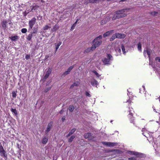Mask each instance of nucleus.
Returning a JSON list of instances; mask_svg holds the SVG:
<instances>
[{"mask_svg":"<svg viewBox=\"0 0 160 160\" xmlns=\"http://www.w3.org/2000/svg\"><path fill=\"white\" fill-rule=\"evenodd\" d=\"M132 103V101L129 99L126 102V105H128V109L127 110V113L128 114L127 116V118L130 123H133L134 125L136 126L135 125L136 123H135V118L133 116L134 111L132 108H131Z\"/></svg>","mask_w":160,"mask_h":160,"instance_id":"1","label":"nucleus"},{"mask_svg":"<svg viewBox=\"0 0 160 160\" xmlns=\"http://www.w3.org/2000/svg\"><path fill=\"white\" fill-rule=\"evenodd\" d=\"M129 9H125L116 11L115 14L113 15L112 20H115L117 19L125 17L127 16V14L125 13V11Z\"/></svg>","mask_w":160,"mask_h":160,"instance_id":"2","label":"nucleus"},{"mask_svg":"<svg viewBox=\"0 0 160 160\" xmlns=\"http://www.w3.org/2000/svg\"><path fill=\"white\" fill-rule=\"evenodd\" d=\"M102 38V37L101 35H99L93 40L92 41L93 44L92 46V48L93 49H95L96 48L98 47L102 44V42L101 40Z\"/></svg>","mask_w":160,"mask_h":160,"instance_id":"3","label":"nucleus"},{"mask_svg":"<svg viewBox=\"0 0 160 160\" xmlns=\"http://www.w3.org/2000/svg\"><path fill=\"white\" fill-rule=\"evenodd\" d=\"M107 58H104L102 60L103 62L105 65L110 64V61L113 60V57L109 54H108Z\"/></svg>","mask_w":160,"mask_h":160,"instance_id":"4","label":"nucleus"},{"mask_svg":"<svg viewBox=\"0 0 160 160\" xmlns=\"http://www.w3.org/2000/svg\"><path fill=\"white\" fill-rule=\"evenodd\" d=\"M0 155L2 157L4 158L5 159L7 158V155L6 152L5 151L2 145L0 146Z\"/></svg>","mask_w":160,"mask_h":160,"instance_id":"5","label":"nucleus"},{"mask_svg":"<svg viewBox=\"0 0 160 160\" xmlns=\"http://www.w3.org/2000/svg\"><path fill=\"white\" fill-rule=\"evenodd\" d=\"M36 19L35 18H32L31 20L29 21L28 25H29V30H31L34 26L36 23Z\"/></svg>","mask_w":160,"mask_h":160,"instance_id":"6","label":"nucleus"},{"mask_svg":"<svg viewBox=\"0 0 160 160\" xmlns=\"http://www.w3.org/2000/svg\"><path fill=\"white\" fill-rule=\"evenodd\" d=\"M9 22L8 20H3L1 22L2 28L4 30H5L7 28V24Z\"/></svg>","mask_w":160,"mask_h":160,"instance_id":"7","label":"nucleus"},{"mask_svg":"<svg viewBox=\"0 0 160 160\" xmlns=\"http://www.w3.org/2000/svg\"><path fill=\"white\" fill-rule=\"evenodd\" d=\"M52 71V68H49L48 71L47 72L45 75L44 77V78L45 79H46L49 76L50 74L51 73Z\"/></svg>","mask_w":160,"mask_h":160,"instance_id":"8","label":"nucleus"},{"mask_svg":"<svg viewBox=\"0 0 160 160\" xmlns=\"http://www.w3.org/2000/svg\"><path fill=\"white\" fill-rule=\"evenodd\" d=\"M115 33L116 34L117 38L123 39L124 38L126 37V35L124 34L119 33Z\"/></svg>","mask_w":160,"mask_h":160,"instance_id":"9","label":"nucleus"},{"mask_svg":"<svg viewBox=\"0 0 160 160\" xmlns=\"http://www.w3.org/2000/svg\"><path fill=\"white\" fill-rule=\"evenodd\" d=\"M52 122H51L50 123H49L48 125L47 128V130L46 131V133H48L49 131H50L51 129V128L52 126Z\"/></svg>","mask_w":160,"mask_h":160,"instance_id":"10","label":"nucleus"},{"mask_svg":"<svg viewBox=\"0 0 160 160\" xmlns=\"http://www.w3.org/2000/svg\"><path fill=\"white\" fill-rule=\"evenodd\" d=\"M113 32V30L107 32L103 34V37L104 38H106V37L110 35L111 33Z\"/></svg>","mask_w":160,"mask_h":160,"instance_id":"11","label":"nucleus"},{"mask_svg":"<svg viewBox=\"0 0 160 160\" xmlns=\"http://www.w3.org/2000/svg\"><path fill=\"white\" fill-rule=\"evenodd\" d=\"M48 137H44L41 141L42 143L43 144H46L48 141Z\"/></svg>","mask_w":160,"mask_h":160,"instance_id":"12","label":"nucleus"},{"mask_svg":"<svg viewBox=\"0 0 160 160\" xmlns=\"http://www.w3.org/2000/svg\"><path fill=\"white\" fill-rule=\"evenodd\" d=\"M95 49H93L92 48V46L91 47L88 48L87 49H86L84 51V53H87L89 52H91V51H92Z\"/></svg>","mask_w":160,"mask_h":160,"instance_id":"13","label":"nucleus"},{"mask_svg":"<svg viewBox=\"0 0 160 160\" xmlns=\"http://www.w3.org/2000/svg\"><path fill=\"white\" fill-rule=\"evenodd\" d=\"M62 44V42H59L58 43H55V44L56 46V52L57 50L58 49L60 46Z\"/></svg>","mask_w":160,"mask_h":160,"instance_id":"14","label":"nucleus"},{"mask_svg":"<svg viewBox=\"0 0 160 160\" xmlns=\"http://www.w3.org/2000/svg\"><path fill=\"white\" fill-rule=\"evenodd\" d=\"M91 84L93 86H95L98 84V82L96 80L93 79L91 81Z\"/></svg>","mask_w":160,"mask_h":160,"instance_id":"15","label":"nucleus"},{"mask_svg":"<svg viewBox=\"0 0 160 160\" xmlns=\"http://www.w3.org/2000/svg\"><path fill=\"white\" fill-rule=\"evenodd\" d=\"M10 39L13 41H15L18 39V36H15L10 37Z\"/></svg>","mask_w":160,"mask_h":160,"instance_id":"16","label":"nucleus"},{"mask_svg":"<svg viewBox=\"0 0 160 160\" xmlns=\"http://www.w3.org/2000/svg\"><path fill=\"white\" fill-rule=\"evenodd\" d=\"M33 34L31 32L27 36V39L28 41H30L31 40L32 37L33 36Z\"/></svg>","mask_w":160,"mask_h":160,"instance_id":"17","label":"nucleus"},{"mask_svg":"<svg viewBox=\"0 0 160 160\" xmlns=\"http://www.w3.org/2000/svg\"><path fill=\"white\" fill-rule=\"evenodd\" d=\"M88 140H92L94 138V137L92 136V134L91 133H89L88 134Z\"/></svg>","mask_w":160,"mask_h":160,"instance_id":"18","label":"nucleus"},{"mask_svg":"<svg viewBox=\"0 0 160 160\" xmlns=\"http://www.w3.org/2000/svg\"><path fill=\"white\" fill-rule=\"evenodd\" d=\"M148 56V57L149 58H150L151 53L152 52V51L151 49H147L146 50Z\"/></svg>","mask_w":160,"mask_h":160,"instance_id":"19","label":"nucleus"},{"mask_svg":"<svg viewBox=\"0 0 160 160\" xmlns=\"http://www.w3.org/2000/svg\"><path fill=\"white\" fill-rule=\"evenodd\" d=\"M32 32H31L33 34L37 33L38 31V27L36 28L34 27L32 29Z\"/></svg>","mask_w":160,"mask_h":160,"instance_id":"20","label":"nucleus"},{"mask_svg":"<svg viewBox=\"0 0 160 160\" xmlns=\"http://www.w3.org/2000/svg\"><path fill=\"white\" fill-rule=\"evenodd\" d=\"M74 109V107L73 105H71L69 106V110L70 112H72Z\"/></svg>","mask_w":160,"mask_h":160,"instance_id":"21","label":"nucleus"},{"mask_svg":"<svg viewBox=\"0 0 160 160\" xmlns=\"http://www.w3.org/2000/svg\"><path fill=\"white\" fill-rule=\"evenodd\" d=\"M59 28L58 25L57 24H55L53 27V30L54 31H56Z\"/></svg>","mask_w":160,"mask_h":160,"instance_id":"22","label":"nucleus"},{"mask_svg":"<svg viewBox=\"0 0 160 160\" xmlns=\"http://www.w3.org/2000/svg\"><path fill=\"white\" fill-rule=\"evenodd\" d=\"M117 38V36L116 35V33L115 34H113L110 38V41H113L114 40L115 38Z\"/></svg>","mask_w":160,"mask_h":160,"instance_id":"23","label":"nucleus"},{"mask_svg":"<svg viewBox=\"0 0 160 160\" xmlns=\"http://www.w3.org/2000/svg\"><path fill=\"white\" fill-rule=\"evenodd\" d=\"M75 137L74 135H72V136L70 138H69L68 139V141L69 142H72L74 139V138H75Z\"/></svg>","mask_w":160,"mask_h":160,"instance_id":"24","label":"nucleus"},{"mask_svg":"<svg viewBox=\"0 0 160 160\" xmlns=\"http://www.w3.org/2000/svg\"><path fill=\"white\" fill-rule=\"evenodd\" d=\"M158 13V12H156V11H152V12H150V14L152 15L153 16H157Z\"/></svg>","mask_w":160,"mask_h":160,"instance_id":"25","label":"nucleus"},{"mask_svg":"<svg viewBox=\"0 0 160 160\" xmlns=\"http://www.w3.org/2000/svg\"><path fill=\"white\" fill-rule=\"evenodd\" d=\"M117 144V143L115 142H109L108 146H109V147L114 146L116 145Z\"/></svg>","mask_w":160,"mask_h":160,"instance_id":"26","label":"nucleus"},{"mask_svg":"<svg viewBox=\"0 0 160 160\" xmlns=\"http://www.w3.org/2000/svg\"><path fill=\"white\" fill-rule=\"evenodd\" d=\"M51 28V27L50 26H49L48 25H47L43 28V29L44 30H48L49 28Z\"/></svg>","mask_w":160,"mask_h":160,"instance_id":"27","label":"nucleus"},{"mask_svg":"<svg viewBox=\"0 0 160 160\" xmlns=\"http://www.w3.org/2000/svg\"><path fill=\"white\" fill-rule=\"evenodd\" d=\"M17 91H13L12 92V96L13 98H15L17 96Z\"/></svg>","mask_w":160,"mask_h":160,"instance_id":"28","label":"nucleus"},{"mask_svg":"<svg viewBox=\"0 0 160 160\" xmlns=\"http://www.w3.org/2000/svg\"><path fill=\"white\" fill-rule=\"evenodd\" d=\"M11 111L14 113L16 115H17L18 114L17 111L16 109H13L12 108L11 109Z\"/></svg>","mask_w":160,"mask_h":160,"instance_id":"29","label":"nucleus"},{"mask_svg":"<svg viewBox=\"0 0 160 160\" xmlns=\"http://www.w3.org/2000/svg\"><path fill=\"white\" fill-rule=\"evenodd\" d=\"M121 48L123 54H125V53H126L125 49L123 45L122 44L121 45Z\"/></svg>","mask_w":160,"mask_h":160,"instance_id":"30","label":"nucleus"},{"mask_svg":"<svg viewBox=\"0 0 160 160\" xmlns=\"http://www.w3.org/2000/svg\"><path fill=\"white\" fill-rule=\"evenodd\" d=\"M138 50L141 51V49H142V46H141V45L140 42H139L138 44Z\"/></svg>","mask_w":160,"mask_h":160,"instance_id":"31","label":"nucleus"},{"mask_svg":"<svg viewBox=\"0 0 160 160\" xmlns=\"http://www.w3.org/2000/svg\"><path fill=\"white\" fill-rule=\"evenodd\" d=\"M76 129L75 128H73L71 129V131L69 132L71 135L73 134L76 131Z\"/></svg>","mask_w":160,"mask_h":160,"instance_id":"32","label":"nucleus"},{"mask_svg":"<svg viewBox=\"0 0 160 160\" xmlns=\"http://www.w3.org/2000/svg\"><path fill=\"white\" fill-rule=\"evenodd\" d=\"M78 85V83L74 82L70 87L71 88H72L74 86H77Z\"/></svg>","mask_w":160,"mask_h":160,"instance_id":"33","label":"nucleus"},{"mask_svg":"<svg viewBox=\"0 0 160 160\" xmlns=\"http://www.w3.org/2000/svg\"><path fill=\"white\" fill-rule=\"evenodd\" d=\"M107 22L106 21V19H103L101 22V25H103L106 23Z\"/></svg>","mask_w":160,"mask_h":160,"instance_id":"34","label":"nucleus"},{"mask_svg":"<svg viewBox=\"0 0 160 160\" xmlns=\"http://www.w3.org/2000/svg\"><path fill=\"white\" fill-rule=\"evenodd\" d=\"M92 72L95 74L97 77L99 78L100 76V75L96 71L94 70Z\"/></svg>","mask_w":160,"mask_h":160,"instance_id":"35","label":"nucleus"},{"mask_svg":"<svg viewBox=\"0 0 160 160\" xmlns=\"http://www.w3.org/2000/svg\"><path fill=\"white\" fill-rule=\"evenodd\" d=\"M132 154L135 155L137 156H139L140 155V153H139L135 152H132Z\"/></svg>","mask_w":160,"mask_h":160,"instance_id":"36","label":"nucleus"},{"mask_svg":"<svg viewBox=\"0 0 160 160\" xmlns=\"http://www.w3.org/2000/svg\"><path fill=\"white\" fill-rule=\"evenodd\" d=\"M27 31V30L26 28H23L21 29V32L22 33H26Z\"/></svg>","mask_w":160,"mask_h":160,"instance_id":"37","label":"nucleus"},{"mask_svg":"<svg viewBox=\"0 0 160 160\" xmlns=\"http://www.w3.org/2000/svg\"><path fill=\"white\" fill-rule=\"evenodd\" d=\"M74 65H73L72 66L70 67L67 70L69 72H70L74 68Z\"/></svg>","mask_w":160,"mask_h":160,"instance_id":"38","label":"nucleus"},{"mask_svg":"<svg viewBox=\"0 0 160 160\" xmlns=\"http://www.w3.org/2000/svg\"><path fill=\"white\" fill-rule=\"evenodd\" d=\"M119 150L118 149H110L109 150V152H118Z\"/></svg>","mask_w":160,"mask_h":160,"instance_id":"39","label":"nucleus"},{"mask_svg":"<svg viewBox=\"0 0 160 160\" xmlns=\"http://www.w3.org/2000/svg\"><path fill=\"white\" fill-rule=\"evenodd\" d=\"M145 96L146 97V99H147L148 98H149L150 97V95L148 93H145Z\"/></svg>","mask_w":160,"mask_h":160,"instance_id":"40","label":"nucleus"},{"mask_svg":"<svg viewBox=\"0 0 160 160\" xmlns=\"http://www.w3.org/2000/svg\"><path fill=\"white\" fill-rule=\"evenodd\" d=\"M70 72H69L68 70L66 71L65 72H64L62 74L63 76H65L68 74Z\"/></svg>","mask_w":160,"mask_h":160,"instance_id":"41","label":"nucleus"},{"mask_svg":"<svg viewBox=\"0 0 160 160\" xmlns=\"http://www.w3.org/2000/svg\"><path fill=\"white\" fill-rule=\"evenodd\" d=\"M51 88L50 87H48L45 90V92H47L48 91H49L51 89Z\"/></svg>","mask_w":160,"mask_h":160,"instance_id":"42","label":"nucleus"},{"mask_svg":"<svg viewBox=\"0 0 160 160\" xmlns=\"http://www.w3.org/2000/svg\"><path fill=\"white\" fill-rule=\"evenodd\" d=\"M102 143L103 145H106V146H108L109 142H102Z\"/></svg>","mask_w":160,"mask_h":160,"instance_id":"43","label":"nucleus"},{"mask_svg":"<svg viewBox=\"0 0 160 160\" xmlns=\"http://www.w3.org/2000/svg\"><path fill=\"white\" fill-rule=\"evenodd\" d=\"M88 134L89 132H88L87 133H86L84 135V137L86 139H88Z\"/></svg>","mask_w":160,"mask_h":160,"instance_id":"44","label":"nucleus"},{"mask_svg":"<svg viewBox=\"0 0 160 160\" xmlns=\"http://www.w3.org/2000/svg\"><path fill=\"white\" fill-rule=\"evenodd\" d=\"M85 95L87 96H88V97H91V95L90 94V93L88 92H85Z\"/></svg>","mask_w":160,"mask_h":160,"instance_id":"45","label":"nucleus"},{"mask_svg":"<svg viewBox=\"0 0 160 160\" xmlns=\"http://www.w3.org/2000/svg\"><path fill=\"white\" fill-rule=\"evenodd\" d=\"M30 58V55L27 54L25 56V58L27 60L28 59Z\"/></svg>","mask_w":160,"mask_h":160,"instance_id":"46","label":"nucleus"},{"mask_svg":"<svg viewBox=\"0 0 160 160\" xmlns=\"http://www.w3.org/2000/svg\"><path fill=\"white\" fill-rule=\"evenodd\" d=\"M76 25H74V24H73V25L71 27L70 30L71 31H72L73 30V29L75 28V27Z\"/></svg>","mask_w":160,"mask_h":160,"instance_id":"47","label":"nucleus"},{"mask_svg":"<svg viewBox=\"0 0 160 160\" xmlns=\"http://www.w3.org/2000/svg\"><path fill=\"white\" fill-rule=\"evenodd\" d=\"M104 19H106V21L108 22L110 20V17L109 16L107 17L106 18H104Z\"/></svg>","mask_w":160,"mask_h":160,"instance_id":"48","label":"nucleus"},{"mask_svg":"<svg viewBox=\"0 0 160 160\" xmlns=\"http://www.w3.org/2000/svg\"><path fill=\"white\" fill-rule=\"evenodd\" d=\"M49 56L48 55H46L45 56V58H44V60H46L47 59H48V58L49 57Z\"/></svg>","mask_w":160,"mask_h":160,"instance_id":"49","label":"nucleus"},{"mask_svg":"<svg viewBox=\"0 0 160 160\" xmlns=\"http://www.w3.org/2000/svg\"><path fill=\"white\" fill-rule=\"evenodd\" d=\"M135 158L134 157H131L128 158V160H135Z\"/></svg>","mask_w":160,"mask_h":160,"instance_id":"50","label":"nucleus"},{"mask_svg":"<svg viewBox=\"0 0 160 160\" xmlns=\"http://www.w3.org/2000/svg\"><path fill=\"white\" fill-rule=\"evenodd\" d=\"M158 59V62H160V58H159L158 57H156V58H155V60H157Z\"/></svg>","mask_w":160,"mask_h":160,"instance_id":"51","label":"nucleus"},{"mask_svg":"<svg viewBox=\"0 0 160 160\" xmlns=\"http://www.w3.org/2000/svg\"><path fill=\"white\" fill-rule=\"evenodd\" d=\"M65 118H66V117L65 116H63L62 117V120L63 122H64V121L65 120Z\"/></svg>","mask_w":160,"mask_h":160,"instance_id":"52","label":"nucleus"},{"mask_svg":"<svg viewBox=\"0 0 160 160\" xmlns=\"http://www.w3.org/2000/svg\"><path fill=\"white\" fill-rule=\"evenodd\" d=\"M64 112V111L63 110H61V111L59 112V113L60 114H62Z\"/></svg>","mask_w":160,"mask_h":160,"instance_id":"53","label":"nucleus"},{"mask_svg":"<svg viewBox=\"0 0 160 160\" xmlns=\"http://www.w3.org/2000/svg\"><path fill=\"white\" fill-rule=\"evenodd\" d=\"M89 3V1H87L86 2H85V3L86 4V5H87Z\"/></svg>","mask_w":160,"mask_h":160,"instance_id":"54","label":"nucleus"},{"mask_svg":"<svg viewBox=\"0 0 160 160\" xmlns=\"http://www.w3.org/2000/svg\"><path fill=\"white\" fill-rule=\"evenodd\" d=\"M118 51L120 53L121 52V49L119 48L118 49Z\"/></svg>","mask_w":160,"mask_h":160,"instance_id":"55","label":"nucleus"},{"mask_svg":"<svg viewBox=\"0 0 160 160\" xmlns=\"http://www.w3.org/2000/svg\"><path fill=\"white\" fill-rule=\"evenodd\" d=\"M70 133L69 132L68 134L67 135V136H66V137L67 138H68V137L69 136H70L71 135V134H70Z\"/></svg>","mask_w":160,"mask_h":160,"instance_id":"56","label":"nucleus"},{"mask_svg":"<svg viewBox=\"0 0 160 160\" xmlns=\"http://www.w3.org/2000/svg\"><path fill=\"white\" fill-rule=\"evenodd\" d=\"M36 9V8H35V7H32V10H35Z\"/></svg>","mask_w":160,"mask_h":160,"instance_id":"57","label":"nucleus"},{"mask_svg":"<svg viewBox=\"0 0 160 160\" xmlns=\"http://www.w3.org/2000/svg\"><path fill=\"white\" fill-rule=\"evenodd\" d=\"M77 21H76V22L73 24L74 25H76V24L77 23Z\"/></svg>","mask_w":160,"mask_h":160,"instance_id":"58","label":"nucleus"},{"mask_svg":"<svg viewBox=\"0 0 160 160\" xmlns=\"http://www.w3.org/2000/svg\"><path fill=\"white\" fill-rule=\"evenodd\" d=\"M79 19H77V20H76V21H77V22H78L79 21Z\"/></svg>","mask_w":160,"mask_h":160,"instance_id":"59","label":"nucleus"},{"mask_svg":"<svg viewBox=\"0 0 160 160\" xmlns=\"http://www.w3.org/2000/svg\"><path fill=\"white\" fill-rule=\"evenodd\" d=\"M41 2H44V1L43 0H41Z\"/></svg>","mask_w":160,"mask_h":160,"instance_id":"60","label":"nucleus"},{"mask_svg":"<svg viewBox=\"0 0 160 160\" xmlns=\"http://www.w3.org/2000/svg\"><path fill=\"white\" fill-rule=\"evenodd\" d=\"M27 14V13H26V14H24V16H26Z\"/></svg>","mask_w":160,"mask_h":160,"instance_id":"61","label":"nucleus"},{"mask_svg":"<svg viewBox=\"0 0 160 160\" xmlns=\"http://www.w3.org/2000/svg\"><path fill=\"white\" fill-rule=\"evenodd\" d=\"M36 7L37 8V7H38V6H36V7Z\"/></svg>","mask_w":160,"mask_h":160,"instance_id":"62","label":"nucleus"}]
</instances>
